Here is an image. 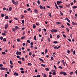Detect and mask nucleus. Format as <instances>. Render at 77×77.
Masks as SVG:
<instances>
[{
    "label": "nucleus",
    "instance_id": "nucleus-24",
    "mask_svg": "<svg viewBox=\"0 0 77 77\" xmlns=\"http://www.w3.org/2000/svg\"><path fill=\"white\" fill-rule=\"evenodd\" d=\"M63 74L64 75H66V73L65 72H63Z\"/></svg>",
    "mask_w": 77,
    "mask_h": 77
},
{
    "label": "nucleus",
    "instance_id": "nucleus-35",
    "mask_svg": "<svg viewBox=\"0 0 77 77\" xmlns=\"http://www.w3.org/2000/svg\"><path fill=\"white\" fill-rule=\"evenodd\" d=\"M27 43H30V41L29 40H27Z\"/></svg>",
    "mask_w": 77,
    "mask_h": 77
},
{
    "label": "nucleus",
    "instance_id": "nucleus-62",
    "mask_svg": "<svg viewBox=\"0 0 77 77\" xmlns=\"http://www.w3.org/2000/svg\"><path fill=\"white\" fill-rule=\"evenodd\" d=\"M12 30L13 31V32H15V29L13 28H12Z\"/></svg>",
    "mask_w": 77,
    "mask_h": 77
},
{
    "label": "nucleus",
    "instance_id": "nucleus-15",
    "mask_svg": "<svg viewBox=\"0 0 77 77\" xmlns=\"http://www.w3.org/2000/svg\"><path fill=\"white\" fill-rule=\"evenodd\" d=\"M57 32V29H54V32Z\"/></svg>",
    "mask_w": 77,
    "mask_h": 77
},
{
    "label": "nucleus",
    "instance_id": "nucleus-40",
    "mask_svg": "<svg viewBox=\"0 0 77 77\" xmlns=\"http://www.w3.org/2000/svg\"><path fill=\"white\" fill-rule=\"evenodd\" d=\"M18 63H20V64H21V63H22L20 61H18Z\"/></svg>",
    "mask_w": 77,
    "mask_h": 77
},
{
    "label": "nucleus",
    "instance_id": "nucleus-34",
    "mask_svg": "<svg viewBox=\"0 0 77 77\" xmlns=\"http://www.w3.org/2000/svg\"><path fill=\"white\" fill-rule=\"evenodd\" d=\"M51 31L52 33H53L54 32V29H52L51 30Z\"/></svg>",
    "mask_w": 77,
    "mask_h": 77
},
{
    "label": "nucleus",
    "instance_id": "nucleus-9",
    "mask_svg": "<svg viewBox=\"0 0 77 77\" xmlns=\"http://www.w3.org/2000/svg\"><path fill=\"white\" fill-rule=\"evenodd\" d=\"M57 2H58V3L60 4L61 3H62V2L61 1H57Z\"/></svg>",
    "mask_w": 77,
    "mask_h": 77
},
{
    "label": "nucleus",
    "instance_id": "nucleus-59",
    "mask_svg": "<svg viewBox=\"0 0 77 77\" xmlns=\"http://www.w3.org/2000/svg\"><path fill=\"white\" fill-rule=\"evenodd\" d=\"M66 24H67V26H70V24H69V23H67Z\"/></svg>",
    "mask_w": 77,
    "mask_h": 77
},
{
    "label": "nucleus",
    "instance_id": "nucleus-31",
    "mask_svg": "<svg viewBox=\"0 0 77 77\" xmlns=\"http://www.w3.org/2000/svg\"><path fill=\"white\" fill-rule=\"evenodd\" d=\"M75 54V51H74L73 52V55H74Z\"/></svg>",
    "mask_w": 77,
    "mask_h": 77
},
{
    "label": "nucleus",
    "instance_id": "nucleus-17",
    "mask_svg": "<svg viewBox=\"0 0 77 77\" xmlns=\"http://www.w3.org/2000/svg\"><path fill=\"white\" fill-rule=\"evenodd\" d=\"M6 38H4L3 39V41L4 42H6Z\"/></svg>",
    "mask_w": 77,
    "mask_h": 77
},
{
    "label": "nucleus",
    "instance_id": "nucleus-4",
    "mask_svg": "<svg viewBox=\"0 0 77 77\" xmlns=\"http://www.w3.org/2000/svg\"><path fill=\"white\" fill-rule=\"evenodd\" d=\"M0 69H1V70H5V68L4 67H1L0 68Z\"/></svg>",
    "mask_w": 77,
    "mask_h": 77
},
{
    "label": "nucleus",
    "instance_id": "nucleus-27",
    "mask_svg": "<svg viewBox=\"0 0 77 77\" xmlns=\"http://www.w3.org/2000/svg\"><path fill=\"white\" fill-rule=\"evenodd\" d=\"M41 65V66H43V67H45V65L43 64H42Z\"/></svg>",
    "mask_w": 77,
    "mask_h": 77
},
{
    "label": "nucleus",
    "instance_id": "nucleus-22",
    "mask_svg": "<svg viewBox=\"0 0 77 77\" xmlns=\"http://www.w3.org/2000/svg\"><path fill=\"white\" fill-rule=\"evenodd\" d=\"M24 38H25V36L22 37L21 38V39H24Z\"/></svg>",
    "mask_w": 77,
    "mask_h": 77
},
{
    "label": "nucleus",
    "instance_id": "nucleus-30",
    "mask_svg": "<svg viewBox=\"0 0 77 77\" xmlns=\"http://www.w3.org/2000/svg\"><path fill=\"white\" fill-rule=\"evenodd\" d=\"M58 7H59V8H63L62 6L60 5L58 6Z\"/></svg>",
    "mask_w": 77,
    "mask_h": 77
},
{
    "label": "nucleus",
    "instance_id": "nucleus-57",
    "mask_svg": "<svg viewBox=\"0 0 77 77\" xmlns=\"http://www.w3.org/2000/svg\"><path fill=\"white\" fill-rule=\"evenodd\" d=\"M56 23L57 24H59L60 23V22H57Z\"/></svg>",
    "mask_w": 77,
    "mask_h": 77
},
{
    "label": "nucleus",
    "instance_id": "nucleus-55",
    "mask_svg": "<svg viewBox=\"0 0 77 77\" xmlns=\"http://www.w3.org/2000/svg\"><path fill=\"white\" fill-rule=\"evenodd\" d=\"M63 72H60V74L61 75L63 74Z\"/></svg>",
    "mask_w": 77,
    "mask_h": 77
},
{
    "label": "nucleus",
    "instance_id": "nucleus-16",
    "mask_svg": "<svg viewBox=\"0 0 77 77\" xmlns=\"http://www.w3.org/2000/svg\"><path fill=\"white\" fill-rule=\"evenodd\" d=\"M48 42H50V38H48Z\"/></svg>",
    "mask_w": 77,
    "mask_h": 77
},
{
    "label": "nucleus",
    "instance_id": "nucleus-64",
    "mask_svg": "<svg viewBox=\"0 0 77 77\" xmlns=\"http://www.w3.org/2000/svg\"><path fill=\"white\" fill-rule=\"evenodd\" d=\"M68 40L70 42H71V40L70 39V38L68 39Z\"/></svg>",
    "mask_w": 77,
    "mask_h": 77
},
{
    "label": "nucleus",
    "instance_id": "nucleus-23",
    "mask_svg": "<svg viewBox=\"0 0 77 77\" xmlns=\"http://www.w3.org/2000/svg\"><path fill=\"white\" fill-rule=\"evenodd\" d=\"M1 17L3 18V17H4V14H1Z\"/></svg>",
    "mask_w": 77,
    "mask_h": 77
},
{
    "label": "nucleus",
    "instance_id": "nucleus-61",
    "mask_svg": "<svg viewBox=\"0 0 77 77\" xmlns=\"http://www.w3.org/2000/svg\"><path fill=\"white\" fill-rule=\"evenodd\" d=\"M30 45H33V42H31L30 43Z\"/></svg>",
    "mask_w": 77,
    "mask_h": 77
},
{
    "label": "nucleus",
    "instance_id": "nucleus-21",
    "mask_svg": "<svg viewBox=\"0 0 77 77\" xmlns=\"http://www.w3.org/2000/svg\"><path fill=\"white\" fill-rule=\"evenodd\" d=\"M60 14L61 15H63V13H62V12L60 10Z\"/></svg>",
    "mask_w": 77,
    "mask_h": 77
},
{
    "label": "nucleus",
    "instance_id": "nucleus-58",
    "mask_svg": "<svg viewBox=\"0 0 77 77\" xmlns=\"http://www.w3.org/2000/svg\"><path fill=\"white\" fill-rule=\"evenodd\" d=\"M17 42H20V40L19 39H17Z\"/></svg>",
    "mask_w": 77,
    "mask_h": 77
},
{
    "label": "nucleus",
    "instance_id": "nucleus-54",
    "mask_svg": "<svg viewBox=\"0 0 77 77\" xmlns=\"http://www.w3.org/2000/svg\"><path fill=\"white\" fill-rule=\"evenodd\" d=\"M17 58H20V57L19 55H17Z\"/></svg>",
    "mask_w": 77,
    "mask_h": 77
},
{
    "label": "nucleus",
    "instance_id": "nucleus-63",
    "mask_svg": "<svg viewBox=\"0 0 77 77\" xmlns=\"http://www.w3.org/2000/svg\"><path fill=\"white\" fill-rule=\"evenodd\" d=\"M29 56H31V55H32V52H29Z\"/></svg>",
    "mask_w": 77,
    "mask_h": 77
},
{
    "label": "nucleus",
    "instance_id": "nucleus-33",
    "mask_svg": "<svg viewBox=\"0 0 77 77\" xmlns=\"http://www.w3.org/2000/svg\"><path fill=\"white\" fill-rule=\"evenodd\" d=\"M2 35H3V36H5V35H6V33H3L2 34Z\"/></svg>",
    "mask_w": 77,
    "mask_h": 77
},
{
    "label": "nucleus",
    "instance_id": "nucleus-3",
    "mask_svg": "<svg viewBox=\"0 0 77 77\" xmlns=\"http://www.w3.org/2000/svg\"><path fill=\"white\" fill-rule=\"evenodd\" d=\"M13 4H14L15 5H18V1H17V2H13Z\"/></svg>",
    "mask_w": 77,
    "mask_h": 77
},
{
    "label": "nucleus",
    "instance_id": "nucleus-8",
    "mask_svg": "<svg viewBox=\"0 0 77 77\" xmlns=\"http://www.w3.org/2000/svg\"><path fill=\"white\" fill-rule=\"evenodd\" d=\"M14 75H18V74L17 72H15L14 73Z\"/></svg>",
    "mask_w": 77,
    "mask_h": 77
},
{
    "label": "nucleus",
    "instance_id": "nucleus-29",
    "mask_svg": "<svg viewBox=\"0 0 77 77\" xmlns=\"http://www.w3.org/2000/svg\"><path fill=\"white\" fill-rule=\"evenodd\" d=\"M25 32H26V31H24L23 32V34H22L23 36V35H24Z\"/></svg>",
    "mask_w": 77,
    "mask_h": 77
},
{
    "label": "nucleus",
    "instance_id": "nucleus-41",
    "mask_svg": "<svg viewBox=\"0 0 77 77\" xmlns=\"http://www.w3.org/2000/svg\"><path fill=\"white\" fill-rule=\"evenodd\" d=\"M24 71L23 70L21 71V73L22 74H24Z\"/></svg>",
    "mask_w": 77,
    "mask_h": 77
},
{
    "label": "nucleus",
    "instance_id": "nucleus-13",
    "mask_svg": "<svg viewBox=\"0 0 77 77\" xmlns=\"http://www.w3.org/2000/svg\"><path fill=\"white\" fill-rule=\"evenodd\" d=\"M34 40H35V41L36 40V35H35L34 37Z\"/></svg>",
    "mask_w": 77,
    "mask_h": 77
},
{
    "label": "nucleus",
    "instance_id": "nucleus-11",
    "mask_svg": "<svg viewBox=\"0 0 77 77\" xmlns=\"http://www.w3.org/2000/svg\"><path fill=\"white\" fill-rule=\"evenodd\" d=\"M33 29H35L36 28V25L35 24H33Z\"/></svg>",
    "mask_w": 77,
    "mask_h": 77
},
{
    "label": "nucleus",
    "instance_id": "nucleus-7",
    "mask_svg": "<svg viewBox=\"0 0 77 77\" xmlns=\"http://www.w3.org/2000/svg\"><path fill=\"white\" fill-rule=\"evenodd\" d=\"M19 29V27L17 26H15V30H17V29Z\"/></svg>",
    "mask_w": 77,
    "mask_h": 77
},
{
    "label": "nucleus",
    "instance_id": "nucleus-26",
    "mask_svg": "<svg viewBox=\"0 0 77 77\" xmlns=\"http://www.w3.org/2000/svg\"><path fill=\"white\" fill-rule=\"evenodd\" d=\"M11 10H12V7H10L9 8V11H11Z\"/></svg>",
    "mask_w": 77,
    "mask_h": 77
},
{
    "label": "nucleus",
    "instance_id": "nucleus-12",
    "mask_svg": "<svg viewBox=\"0 0 77 77\" xmlns=\"http://www.w3.org/2000/svg\"><path fill=\"white\" fill-rule=\"evenodd\" d=\"M34 12L36 14H37V13H38V10H36V9H35L34 11Z\"/></svg>",
    "mask_w": 77,
    "mask_h": 77
},
{
    "label": "nucleus",
    "instance_id": "nucleus-14",
    "mask_svg": "<svg viewBox=\"0 0 77 77\" xmlns=\"http://www.w3.org/2000/svg\"><path fill=\"white\" fill-rule=\"evenodd\" d=\"M77 6H74L72 7L73 9H75V8H77Z\"/></svg>",
    "mask_w": 77,
    "mask_h": 77
},
{
    "label": "nucleus",
    "instance_id": "nucleus-49",
    "mask_svg": "<svg viewBox=\"0 0 77 77\" xmlns=\"http://www.w3.org/2000/svg\"><path fill=\"white\" fill-rule=\"evenodd\" d=\"M59 68H60V69H63L62 67H61V66H59L58 67Z\"/></svg>",
    "mask_w": 77,
    "mask_h": 77
},
{
    "label": "nucleus",
    "instance_id": "nucleus-28",
    "mask_svg": "<svg viewBox=\"0 0 77 77\" xmlns=\"http://www.w3.org/2000/svg\"><path fill=\"white\" fill-rule=\"evenodd\" d=\"M48 15L50 16V17H51V13H48Z\"/></svg>",
    "mask_w": 77,
    "mask_h": 77
},
{
    "label": "nucleus",
    "instance_id": "nucleus-5",
    "mask_svg": "<svg viewBox=\"0 0 77 77\" xmlns=\"http://www.w3.org/2000/svg\"><path fill=\"white\" fill-rule=\"evenodd\" d=\"M62 62L63 64L64 65V66H65V61H64V60H62Z\"/></svg>",
    "mask_w": 77,
    "mask_h": 77
},
{
    "label": "nucleus",
    "instance_id": "nucleus-46",
    "mask_svg": "<svg viewBox=\"0 0 77 77\" xmlns=\"http://www.w3.org/2000/svg\"><path fill=\"white\" fill-rule=\"evenodd\" d=\"M73 72H70V75H72V74H73Z\"/></svg>",
    "mask_w": 77,
    "mask_h": 77
},
{
    "label": "nucleus",
    "instance_id": "nucleus-2",
    "mask_svg": "<svg viewBox=\"0 0 77 77\" xmlns=\"http://www.w3.org/2000/svg\"><path fill=\"white\" fill-rule=\"evenodd\" d=\"M8 23H7L5 25V29H8Z\"/></svg>",
    "mask_w": 77,
    "mask_h": 77
},
{
    "label": "nucleus",
    "instance_id": "nucleus-44",
    "mask_svg": "<svg viewBox=\"0 0 77 77\" xmlns=\"http://www.w3.org/2000/svg\"><path fill=\"white\" fill-rule=\"evenodd\" d=\"M66 30L67 32H69V29L68 28H66Z\"/></svg>",
    "mask_w": 77,
    "mask_h": 77
},
{
    "label": "nucleus",
    "instance_id": "nucleus-18",
    "mask_svg": "<svg viewBox=\"0 0 77 77\" xmlns=\"http://www.w3.org/2000/svg\"><path fill=\"white\" fill-rule=\"evenodd\" d=\"M39 60H41V61H42V62H44V60L41 58H39Z\"/></svg>",
    "mask_w": 77,
    "mask_h": 77
},
{
    "label": "nucleus",
    "instance_id": "nucleus-1",
    "mask_svg": "<svg viewBox=\"0 0 77 77\" xmlns=\"http://www.w3.org/2000/svg\"><path fill=\"white\" fill-rule=\"evenodd\" d=\"M16 54L17 55H21V52H19L18 51H17L16 53Z\"/></svg>",
    "mask_w": 77,
    "mask_h": 77
},
{
    "label": "nucleus",
    "instance_id": "nucleus-36",
    "mask_svg": "<svg viewBox=\"0 0 77 77\" xmlns=\"http://www.w3.org/2000/svg\"><path fill=\"white\" fill-rule=\"evenodd\" d=\"M2 54H6V53H5V52H2Z\"/></svg>",
    "mask_w": 77,
    "mask_h": 77
},
{
    "label": "nucleus",
    "instance_id": "nucleus-51",
    "mask_svg": "<svg viewBox=\"0 0 77 77\" xmlns=\"http://www.w3.org/2000/svg\"><path fill=\"white\" fill-rule=\"evenodd\" d=\"M69 35L71 38H72V34H70Z\"/></svg>",
    "mask_w": 77,
    "mask_h": 77
},
{
    "label": "nucleus",
    "instance_id": "nucleus-43",
    "mask_svg": "<svg viewBox=\"0 0 77 77\" xmlns=\"http://www.w3.org/2000/svg\"><path fill=\"white\" fill-rule=\"evenodd\" d=\"M14 18L15 20H18V21H19V20L18 19V18H16V17H14Z\"/></svg>",
    "mask_w": 77,
    "mask_h": 77
},
{
    "label": "nucleus",
    "instance_id": "nucleus-60",
    "mask_svg": "<svg viewBox=\"0 0 77 77\" xmlns=\"http://www.w3.org/2000/svg\"><path fill=\"white\" fill-rule=\"evenodd\" d=\"M22 23H23V24H24V20H22Z\"/></svg>",
    "mask_w": 77,
    "mask_h": 77
},
{
    "label": "nucleus",
    "instance_id": "nucleus-19",
    "mask_svg": "<svg viewBox=\"0 0 77 77\" xmlns=\"http://www.w3.org/2000/svg\"><path fill=\"white\" fill-rule=\"evenodd\" d=\"M52 74L53 75H56V72H53L52 73Z\"/></svg>",
    "mask_w": 77,
    "mask_h": 77
},
{
    "label": "nucleus",
    "instance_id": "nucleus-47",
    "mask_svg": "<svg viewBox=\"0 0 77 77\" xmlns=\"http://www.w3.org/2000/svg\"><path fill=\"white\" fill-rule=\"evenodd\" d=\"M24 17V16L23 15H22L21 16V18L23 19V18Z\"/></svg>",
    "mask_w": 77,
    "mask_h": 77
},
{
    "label": "nucleus",
    "instance_id": "nucleus-42",
    "mask_svg": "<svg viewBox=\"0 0 77 77\" xmlns=\"http://www.w3.org/2000/svg\"><path fill=\"white\" fill-rule=\"evenodd\" d=\"M54 68L55 69H57V68L56 67V66H55L54 65Z\"/></svg>",
    "mask_w": 77,
    "mask_h": 77
},
{
    "label": "nucleus",
    "instance_id": "nucleus-6",
    "mask_svg": "<svg viewBox=\"0 0 77 77\" xmlns=\"http://www.w3.org/2000/svg\"><path fill=\"white\" fill-rule=\"evenodd\" d=\"M66 20L67 21H68V22H69V23H70V20H69V19H68V18L67 17H66Z\"/></svg>",
    "mask_w": 77,
    "mask_h": 77
},
{
    "label": "nucleus",
    "instance_id": "nucleus-52",
    "mask_svg": "<svg viewBox=\"0 0 77 77\" xmlns=\"http://www.w3.org/2000/svg\"><path fill=\"white\" fill-rule=\"evenodd\" d=\"M50 38H52V35H51V34H50Z\"/></svg>",
    "mask_w": 77,
    "mask_h": 77
},
{
    "label": "nucleus",
    "instance_id": "nucleus-39",
    "mask_svg": "<svg viewBox=\"0 0 77 77\" xmlns=\"http://www.w3.org/2000/svg\"><path fill=\"white\" fill-rule=\"evenodd\" d=\"M32 63H28V65H29L30 66H32Z\"/></svg>",
    "mask_w": 77,
    "mask_h": 77
},
{
    "label": "nucleus",
    "instance_id": "nucleus-50",
    "mask_svg": "<svg viewBox=\"0 0 77 77\" xmlns=\"http://www.w3.org/2000/svg\"><path fill=\"white\" fill-rule=\"evenodd\" d=\"M3 37L2 36L0 37L1 40H3Z\"/></svg>",
    "mask_w": 77,
    "mask_h": 77
},
{
    "label": "nucleus",
    "instance_id": "nucleus-53",
    "mask_svg": "<svg viewBox=\"0 0 77 77\" xmlns=\"http://www.w3.org/2000/svg\"><path fill=\"white\" fill-rule=\"evenodd\" d=\"M47 53V49H46L45 50V54H46V53Z\"/></svg>",
    "mask_w": 77,
    "mask_h": 77
},
{
    "label": "nucleus",
    "instance_id": "nucleus-45",
    "mask_svg": "<svg viewBox=\"0 0 77 77\" xmlns=\"http://www.w3.org/2000/svg\"><path fill=\"white\" fill-rule=\"evenodd\" d=\"M72 25H75V23H74V22H72Z\"/></svg>",
    "mask_w": 77,
    "mask_h": 77
},
{
    "label": "nucleus",
    "instance_id": "nucleus-20",
    "mask_svg": "<svg viewBox=\"0 0 77 77\" xmlns=\"http://www.w3.org/2000/svg\"><path fill=\"white\" fill-rule=\"evenodd\" d=\"M60 37V35H57V39H59V38Z\"/></svg>",
    "mask_w": 77,
    "mask_h": 77
},
{
    "label": "nucleus",
    "instance_id": "nucleus-37",
    "mask_svg": "<svg viewBox=\"0 0 77 77\" xmlns=\"http://www.w3.org/2000/svg\"><path fill=\"white\" fill-rule=\"evenodd\" d=\"M45 69H46V71H49V69L48 68H46Z\"/></svg>",
    "mask_w": 77,
    "mask_h": 77
},
{
    "label": "nucleus",
    "instance_id": "nucleus-56",
    "mask_svg": "<svg viewBox=\"0 0 77 77\" xmlns=\"http://www.w3.org/2000/svg\"><path fill=\"white\" fill-rule=\"evenodd\" d=\"M24 13L25 14H26V13H27V11L26 10H25L24 11Z\"/></svg>",
    "mask_w": 77,
    "mask_h": 77
},
{
    "label": "nucleus",
    "instance_id": "nucleus-38",
    "mask_svg": "<svg viewBox=\"0 0 77 77\" xmlns=\"http://www.w3.org/2000/svg\"><path fill=\"white\" fill-rule=\"evenodd\" d=\"M54 44H57V41H54L53 42Z\"/></svg>",
    "mask_w": 77,
    "mask_h": 77
},
{
    "label": "nucleus",
    "instance_id": "nucleus-25",
    "mask_svg": "<svg viewBox=\"0 0 77 77\" xmlns=\"http://www.w3.org/2000/svg\"><path fill=\"white\" fill-rule=\"evenodd\" d=\"M8 16H6L5 17V20H7V19H8Z\"/></svg>",
    "mask_w": 77,
    "mask_h": 77
},
{
    "label": "nucleus",
    "instance_id": "nucleus-32",
    "mask_svg": "<svg viewBox=\"0 0 77 77\" xmlns=\"http://www.w3.org/2000/svg\"><path fill=\"white\" fill-rule=\"evenodd\" d=\"M37 3L38 5H40V1H39V0H38L37 1Z\"/></svg>",
    "mask_w": 77,
    "mask_h": 77
},
{
    "label": "nucleus",
    "instance_id": "nucleus-48",
    "mask_svg": "<svg viewBox=\"0 0 77 77\" xmlns=\"http://www.w3.org/2000/svg\"><path fill=\"white\" fill-rule=\"evenodd\" d=\"M10 68H13V65H10Z\"/></svg>",
    "mask_w": 77,
    "mask_h": 77
},
{
    "label": "nucleus",
    "instance_id": "nucleus-10",
    "mask_svg": "<svg viewBox=\"0 0 77 77\" xmlns=\"http://www.w3.org/2000/svg\"><path fill=\"white\" fill-rule=\"evenodd\" d=\"M39 8L41 9H43V7L41 5L39 6Z\"/></svg>",
    "mask_w": 77,
    "mask_h": 77
}]
</instances>
